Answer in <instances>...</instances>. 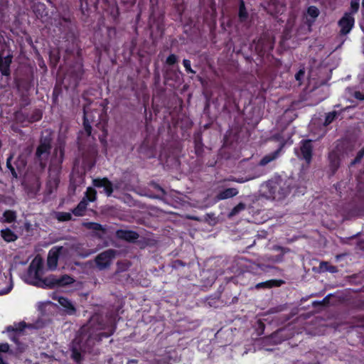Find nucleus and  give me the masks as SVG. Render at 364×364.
<instances>
[{"label": "nucleus", "instance_id": "nucleus-16", "mask_svg": "<svg viewBox=\"0 0 364 364\" xmlns=\"http://www.w3.org/2000/svg\"><path fill=\"white\" fill-rule=\"evenodd\" d=\"M63 250V247L62 246H55L49 250L47 258V265L50 269L55 270L56 269L59 257Z\"/></svg>", "mask_w": 364, "mask_h": 364}, {"label": "nucleus", "instance_id": "nucleus-59", "mask_svg": "<svg viewBox=\"0 0 364 364\" xmlns=\"http://www.w3.org/2000/svg\"><path fill=\"white\" fill-rule=\"evenodd\" d=\"M0 364H8L7 363H6V362L3 360V358L1 357V355H0Z\"/></svg>", "mask_w": 364, "mask_h": 364}, {"label": "nucleus", "instance_id": "nucleus-53", "mask_svg": "<svg viewBox=\"0 0 364 364\" xmlns=\"http://www.w3.org/2000/svg\"><path fill=\"white\" fill-rule=\"evenodd\" d=\"M282 331H283V330H282V329L277 331L276 332L272 333V337L274 338V337L277 336V335L280 334Z\"/></svg>", "mask_w": 364, "mask_h": 364}, {"label": "nucleus", "instance_id": "nucleus-47", "mask_svg": "<svg viewBox=\"0 0 364 364\" xmlns=\"http://www.w3.org/2000/svg\"><path fill=\"white\" fill-rule=\"evenodd\" d=\"M42 117V114L39 112H36L31 116V122L39 121Z\"/></svg>", "mask_w": 364, "mask_h": 364}, {"label": "nucleus", "instance_id": "nucleus-9", "mask_svg": "<svg viewBox=\"0 0 364 364\" xmlns=\"http://www.w3.org/2000/svg\"><path fill=\"white\" fill-rule=\"evenodd\" d=\"M60 165H50L48 169V176L46 183L45 194L50 196L57 191L60 183Z\"/></svg>", "mask_w": 364, "mask_h": 364}, {"label": "nucleus", "instance_id": "nucleus-62", "mask_svg": "<svg viewBox=\"0 0 364 364\" xmlns=\"http://www.w3.org/2000/svg\"><path fill=\"white\" fill-rule=\"evenodd\" d=\"M362 8L363 10H364V0L362 1Z\"/></svg>", "mask_w": 364, "mask_h": 364}, {"label": "nucleus", "instance_id": "nucleus-40", "mask_svg": "<svg viewBox=\"0 0 364 364\" xmlns=\"http://www.w3.org/2000/svg\"><path fill=\"white\" fill-rule=\"evenodd\" d=\"M364 157V146L358 151L354 159L351 161V165L359 164Z\"/></svg>", "mask_w": 364, "mask_h": 364}, {"label": "nucleus", "instance_id": "nucleus-35", "mask_svg": "<svg viewBox=\"0 0 364 364\" xmlns=\"http://www.w3.org/2000/svg\"><path fill=\"white\" fill-rule=\"evenodd\" d=\"M245 208H246V205L244 203H242V202L239 203L237 205H235L230 210V212L229 213V216L232 217V216L237 215L239 213L244 210L245 209Z\"/></svg>", "mask_w": 364, "mask_h": 364}, {"label": "nucleus", "instance_id": "nucleus-13", "mask_svg": "<svg viewBox=\"0 0 364 364\" xmlns=\"http://www.w3.org/2000/svg\"><path fill=\"white\" fill-rule=\"evenodd\" d=\"M338 25L340 27V35L346 36L348 34L354 27L355 18L351 16V14L346 12L338 21Z\"/></svg>", "mask_w": 364, "mask_h": 364}, {"label": "nucleus", "instance_id": "nucleus-15", "mask_svg": "<svg viewBox=\"0 0 364 364\" xmlns=\"http://www.w3.org/2000/svg\"><path fill=\"white\" fill-rule=\"evenodd\" d=\"M27 326L25 321H21L6 327V330L9 333L10 339L16 345L19 344V337L23 334V331Z\"/></svg>", "mask_w": 364, "mask_h": 364}, {"label": "nucleus", "instance_id": "nucleus-3", "mask_svg": "<svg viewBox=\"0 0 364 364\" xmlns=\"http://www.w3.org/2000/svg\"><path fill=\"white\" fill-rule=\"evenodd\" d=\"M115 331V327H112L108 331H100L95 334H90L83 341L84 336L82 337L80 341L77 343L79 348L83 353H92L93 350V346L97 343H100L105 338H109L111 336Z\"/></svg>", "mask_w": 364, "mask_h": 364}, {"label": "nucleus", "instance_id": "nucleus-7", "mask_svg": "<svg viewBox=\"0 0 364 364\" xmlns=\"http://www.w3.org/2000/svg\"><path fill=\"white\" fill-rule=\"evenodd\" d=\"M13 54L9 46L0 39V72L2 75L9 76L11 75L10 66L12 63Z\"/></svg>", "mask_w": 364, "mask_h": 364}, {"label": "nucleus", "instance_id": "nucleus-27", "mask_svg": "<svg viewBox=\"0 0 364 364\" xmlns=\"http://www.w3.org/2000/svg\"><path fill=\"white\" fill-rule=\"evenodd\" d=\"M249 18V14L245 7L244 0H239L238 20L240 23H245Z\"/></svg>", "mask_w": 364, "mask_h": 364}, {"label": "nucleus", "instance_id": "nucleus-46", "mask_svg": "<svg viewBox=\"0 0 364 364\" xmlns=\"http://www.w3.org/2000/svg\"><path fill=\"white\" fill-rule=\"evenodd\" d=\"M9 350V345L7 343H0V353H7Z\"/></svg>", "mask_w": 364, "mask_h": 364}, {"label": "nucleus", "instance_id": "nucleus-32", "mask_svg": "<svg viewBox=\"0 0 364 364\" xmlns=\"http://www.w3.org/2000/svg\"><path fill=\"white\" fill-rule=\"evenodd\" d=\"M87 202H94L97 199V191L94 188L88 187L85 193L84 198Z\"/></svg>", "mask_w": 364, "mask_h": 364}, {"label": "nucleus", "instance_id": "nucleus-61", "mask_svg": "<svg viewBox=\"0 0 364 364\" xmlns=\"http://www.w3.org/2000/svg\"><path fill=\"white\" fill-rule=\"evenodd\" d=\"M328 300V298L327 296L325 297L323 299V302L325 303L326 301Z\"/></svg>", "mask_w": 364, "mask_h": 364}, {"label": "nucleus", "instance_id": "nucleus-58", "mask_svg": "<svg viewBox=\"0 0 364 364\" xmlns=\"http://www.w3.org/2000/svg\"><path fill=\"white\" fill-rule=\"evenodd\" d=\"M235 280V278L233 277H231L228 278L227 283H228L229 282H234Z\"/></svg>", "mask_w": 364, "mask_h": 364}, {"label": "nucleus", "instance_id": "nucleus-60", "mask_svg": "<svg viewBox=\"0 0 364 364\" xmlns=\"http://www.w3.org/2000/svg\"><path fill=\"white\" fill-rule=\"evenodd\" d=\"M81 338H79V340H78V341H77V342L76 341H77V338H75V341L73 342V344H74L75 343H77L80 341V339H81Z\"/></svg>", "mask_w": 364, "mask_h": 364}, {"label": "nucleus", "instance_id": "nucleus-51", "mask_svg": "<svg viewBox=\"0 0 364 364\" xmlns=\"http://www.w3.org/2000/svg\"><path fill=\"white\" fill-rule=\"evenodd\" d=\"M11 289V287H9V288H7L6 289H4V290H2V291H0V294H7L9 293Z\"/></svg>", "mask_w": 364, "mask_h": 364}, {"label": "nucleus", "instance_id": "nucleus-37", "mask_svg": "<svg viewBox=\"0 0 364 364\" xmlns=\"http://www.w3.org/2000/svg\"><path fill=\"white\" fill-rule=\"evenodd\" d=\"M255 331L258 336L264 334L265 329V324L262 319H258L255 325Z\"/></svg>", "mask_w": 364, "mask_h": 364}, {"label": "nucleus", "instance_id": "nucleus-4", "mask_svg": "<svg viewBox=\"0 0 364 364\" xmlns=\"http://www.w3.org/2000/svg\"><path fill=\"white\" fill-rule=\"evenodd\" d=\"M265 187L268 190L269 197L274 200L284 198L290 193L291 190L290 183L288 181H269Z\"/></svg>", "mask_w": 364, "mask_h": 364}, {"label": "nucleus", "instance_id": "nucleus-41", "mask_svg": "<svg viewBox=\"0 0 364 364\" xmlns=\"http://www.w3.org/2000/svg\"><path fill=\"white\" fill-rule=\"evenodd\" d=\"M360 7L359 0H351L350 1V12L351 16L358 11Z\"/></svg>", "mask_w": 364, "mask_h": 364}, {"label": "nucleus", "instance_id": "nucleus-29", "mask_svg": "<svg viewBox=\"0 0 364 364\" xmlns=\"http://www.w3.org/2000/svg\"><path fill=\"white\" fill-rule=\"evenodd\" d=\"M347 109V108L342 109L341 111H332L329 112L326 114L325 120L323 122V125L325 127L328 126L331 124L337 117L338 115H340L341 113L345 112Z\"/></svg>", "mask_w": 364, "mask_h": 364}, {"label": "nucleus", "instance_id": "nucleus-6", "mask_svg": "<svg viewBox=\"0 0 364 364\" xmlns=\"http://www.w3.org/2000/svg\"><path fill=\"white\" fill-rule=\"evenodd\" d=\"M343 156V147L340 143H337L328 154V173L329 176L335 175L340 168Z\"/></svg>", "mask_w": 364, "mask_h": 364}, {"label": "nucleus", "instance_id": "nucleus-57", "mask_svg": "<svg viewBox=\"0 0 364 364\" xmlns=\"http://www.w3.org/2000/svg\"><path fill=\"white\" fill-rule=\"evenodd\" d=\"M62 19L65 23H70V18L63 17Z\"/></svg>", "mask_w": 364, "mask_h": 364}, {"label": "nucleus", "instance_id": "nucleus-23", "mask_svg": "<svg viewBox=\"0 0 364 364\" xmlns=\"http://www.w3.org/2000/svg\"><path fill=\"white\" fill-rule=\"evenodd\" d=\"M83 226L88 230L102 232V234L97 233V236L99 238H102L103 235H105L106 233V229L104 228L103 225H102L101 224H100L98 223H95V222L84 223Z\"/></svg>", "mask_w": 364, "mask_h": 364}, {"label": "nucleus", "instance_id": "nucleus-11", "mask_svg": "<svg viewBox=\"0 0 364 364\" xmlns=\"http://www.w3.org/2000/svg\"><path fill=\"white\" fill-rule=\"evenodd\" d=\"M313 140L302 139L299 142V153L296 151L299 159L304 160L307 164H310L312 161L314 154Z\"/></svg>", "mask_w": 364, "mask_h": 364}, {"label": "nucleus", "instance_id": "nucleus-56", "mask_svg": "<svg viewBox=\"0 0 364 364\" xmlns=\"http://www.w3.org/2000/svg\"><path fill=\"white\" fill-rule=\"evenodd\" d=\"M154 78H155V80L156 81H159V79H160V75H159V73L157 72L154 74Z\"/></svg>", "mask_w": 364, "mask_h": 364}, {"label": "nucleus", "instance_id": "nucleus-55", "mask_svg": "<svg viewBox=\"0 0 364 364\" xmlns=\"http://www.w3.org/2000/svg\"><path fill=\"white\" fill-rule=\"evenodd\" d=\"M138 363V360H136V359H131V360H129L127 363V364H132V363H135L136 364Z\"/></svg>", "mask_w": 364, "mask_h": 364}, {"label": "nucleus", "instance_id": "nucleus-42", "mask_svg": "<svg viewBox=\"0 0 364 364\" xmlns=\"http://www.w3.org/2000/svg\"><path fill=\"white\" fill-rule=\"evenodd\" d=\"M35 13L37 16H41L43 17L44 15L46 16L47 14L46 12V6L43 4H39L37 6V9L35 10Z\"/></svg>", "mask_w": 364, "mask_h": 364}, {"label": "nucleus", "instance_id": "nucleus-26", "mask_svg": "<svg viewBox=\"0 0 364 364\" xmlns=\"http://www.w3.org/2000/svg\"><path fill=\"white\" fill-rule=\"evenodd\" d=\"M87 202L83 198L80 203L77 205L75 208L71 210L72 213L77 217H82L85 215V211L87 208Z\"/></svg>", "mask_w": 364, "mask_h": 364}, {"label": "nucleus", "instance_id": "nucleus-49", "mask_svg": "<svg viewBox=\"0 0 364 364\" xmlns=\"http://www.w3.org/2000/svg\"><path fill=\"white\" fill-rule=\"evenodd\" d=\"M358 316L359 317L360 323L358 324L357 326H360V327H364V316L358 315Z\"/></svg>", "mask_w": 364, "mask_h": 364}, {"label": "nucleus", "instance_id": "nucleus-10", "mask_svg": "<svg viewBox=\"0 0 364 364\" xmlns=\"http://www.w3.org/2000/svg\"><path fill=\"white\" fill-rule=\"evenodd\" d=\"M251 46H254L256 53L262 57L274 49V40L269 34L264 33L257 41L255 40Z\"/></svg>", "mask_w": 364, "mask_h": 364}, {"label": "nucleus", "instance_id": "nucleus-14", "mask_svg": "<svg viewBox=\"0 0 364 364\" xmlns=\"http://www.w3.org/2000/svg\"><path fill=\"white\" fill-rule=\"evenodd\" d=\"M115 255L116 250L113 249H109L100 253L95 258L97 266L101 269L108 267Z\"/></svg>", "mask_w": 364, "mask_h": 364}, {"label": "nucleus", "instance_id": "nucleus-17", "mask_svg": "<svg viewBox=\"0 0 364 364\" xmlns=\"http://www.w3.org/2000/svg\"><path fill=\"white\" fill-rule=\"evenodd\" d=\"M117 239L129 243H136L139 237V234L134 230L119 229L115 232Z\"/></svg>", "mask_w": 364, "mask_h": 364}, {"label": "nucleus", "instance_id": "nucleus-36", "mask_svg": "<svg viewBox=\"0 0 364 364\" xmlns=\"http://www.w3.org/2000/svg\"><path fill=\"white\" fill-rule=\"evenodd\" d=\"M56 218L60 222H67L72 220V215L70 213L58 212L56 215Z\"/></svg>", "mask_w": 364, "mask_h": 364}, {"label": "nucleus", "instance_id": "nucleus-20", "mask_svg": "<svg viewBox=\"0 0 364 364\" xmlns=\"http://www.w3.org/2000/svg\"><path fill=\"white\" fill-rule=\"evenodd\" d=\"M284 144H281L277 149H276L273 152H271L264 156L260 159L259 162L258 163V165L260 166H264L269 163L276 160L280 156Z\"/></svg>", "mask_w": 364, "mask_h": 364}, {"label": "nucleus", "instance_id": "nucleus-50", "mask_svg": "<svg viewBox=\"0 0 364 364\" xmlns=\"http://www.w3.org/2000/svg\"><path fill=\"white\" fill-rule=\"evenodd\" d=\"M64 159V149H60V164L63 163Z\"/></svg>", "mask_w": 364, "mask_h": 364}, {"label": "nucleus", "instance_id": "nucleus-24", "mask_svg": "<svg viewBox=\"0 0 364 364\" xmlns=\"http://www.w3.org/2000/svg\"><path fill=\"white\" fill-rule=\"evenodd\" d=\"M58 303L62 306L65 311L70 315L74 314L76 311V309L72 302L64 296L58 297Z\"/></svg>", "mask_w": 364, "mask_h": 364}, {"label": "nucleus", "instance_id": "nucleus-54", "mask_svg": "<svg viewBox=\"0 0 364 364\" xmlns=\"http://www.w3.org/2000/svg\"><path fill=\"white\" fill-rule=\"evenodd\" d=\"M238 301V297L237 296H235L232 297V301L230 304H236Z\"/></svg>", "mask_w": 364, "mask_h": 364}, {"label": "nucleus", "instance_id": "nucleus-22", "mask_svg": "<svg viewBox=\"0 0 364 364\" xmlns=\"http://www.w3.org/2000/svg\"><path fill=\"white\" fill-rule=\"evenodd\" d=\"M238 194V191L235 188H228L220 191L216 196L217 200H222L232 198Z\"/></svg>", "mask_w": 364, "mask_h": 364}, {"label": "nucleus", "instance_id": "nucleus-52", "mask_svg": "<svg viewBox=\"0 0 364 364\" xmlns=\"http://www.w3.org/2000/svg\"><path fill=\"white\" fill-rule=\"evenodd\" d=\"M215 278L214 276H213L211 279H208V285L212 286L213 284L215 282Z\"/></svg>", "mask_w": 364, "mask_h": 364}, {"label": "nucleus", "instance_id": "nucleus-25", "mask_svg": "<svg viewBox=\"0 0 364 364\" xmlns=\"http://www.w3.org/2000/svg\"><path fill=\"white\" fill-rule=\"evenodd\" d=\"M284 283L282 279H270L266 282L258 283L255 285V288L259 289H270L272 287H280Z\"/></svg>", "mask_w": 364, "mask_h": 364}, {"label": "nucleus", "instance_id": "nucleus-5", "mask_svg": "<svg viewBox=\"0 0 364 364\" xmlns=\"http://www.w3.org/2000/svg\"><path fill=\"white\" fill-rule=\"evenodd\" d=\"M52 149V139L50 136L41 137L35 153V159L40 166L44 168L48 162Z\"/></svg>", "mask_w": 364, "mask_h": 364}, {"label": "nucleus", "instance_id": "nucleus-19", "mask_svg": "<svg viewBox=\"0 0 364 364\" xmlns=\"http://www.w3.org/2000/svg\"><path fill=\"white\" fill-rule=\"evenodd\" d=\"M92 185L96 188H103L107 196H111L114 191L113 184L107 177L94 178Z\"/></svg>", "mask_w": 364, "mask_h": 364}, {"label": "nucleus", "instance_id": "nucleus-63", "mask_svg": "<svg viewBox=\"0 0 364 364\" xmlns=\"http://www.w3.org/2000/svg\"><path fill=\"white\" fill-rule=\"evenodd\" d=\"M169 79H170L169 77H168L167 76H165V80H168Z\"/></svg>", "mask_w": 364, "mask_h": 364}, {"label": "nucleus", "instance_id": "nucleus-48", "mask_svg": "<svg viewBox=\"0 0 364 364\" xmlns=\"http://www.w3.org/2000/svg\"><path fill=\"white\" fill-rule=\"evenodd\" d=\"M179 266L183 267V266H185V263L182 260H180V259H176L173 262V267H178Z\"/></svg>", "mask_w": 364, "mask_h": 364}, {"label": "nucleus", "instance_id": "nucleus-1", "mask_svg": "<svg viewBox=\"0 0 364 364\" xmlns=\"http://www.w3.org/2000/svg\"><path fill=\"white\" fill-rule=\"evenodd\" d=\"M43 274V264L41 262L34 263L32 262L28 269L27 274L29 279H32L30 284L40 288L53 289L63 287L74 282V279L68 274L57 277L50 274L45 278L41 277Z\"/></svg>", "mask_w": 364, "mask_h": 364}, {"label": "nucleus", "instance_id": "nucleus-39", "mask_svg": "<svg viewBox=\"0 0 364 364\" xmlns=\"http://www.w3.org/2000/svg\"><path fill=\"white\" fill-rule=\"evenodd\" d=\"M183 65L185 68V70L187 73L193 74L196 73V71L192 69L191 60L188 59L183 60Z\"/></svg>", "mask_w": 364, "mask_h": 364}, {"label": "nucleus", "instance_id": "nucleus-38", "mask_svg": "<svg viewBox=\"0 0 364 364\" xmlns=\"http://www.w3.org/2000/svg\"><path fill=\"white\" fill-rule=\"evenodd\" d=\"M171 357L168 355L160 358H154L151 360L150 364H171Z\"/></svg>", "mask_w": 364, "mask_h": 364}, {"label": "nucleus", "instance_id": "nucleus-30", "mask_svg": "<svg viewBox=\"0 0 364 364\" xmlns=\"http://www.w3.org/2000/svg\"><path fill=\"white\" fill-rule=\"evenodd\" d=\"M1 236L7 242H14L18 236L9 228H5L1 230Z\"/></svg>", "mask_w": 364, "mask_h": 364}, {"label": "nucleus", "instance_id": "nucleus-8", "mask_svg": "<svg viewBox=\"0 0 364 364\" xmlns=\"http://www.w3.org/2000/svg\"><path fill=\"white\" fill-rule=\"evenodd\" d=\"M26 165V158L22 155L15 158L14 154H11L6 159V168L14 178H17L23 172Z\"/></svg>", "mask_w": 364, "mask_h": 364}, {"label": "nucleus", "instance_id": "nucleus-33", "mask_svg": "<svg viewBox=\"0 0 364 364\" xmlns=\"http://www.w3.org/2000/svg\"><path fill=\"white\" fill-rule=\"evenodd\" d=\"M3 217L5 223H10L16 220V214L13 210H7L3 213Z\"/></svg>", "mask_w": 364, "mask_h": 364}, {"label": "nucleus", "instance_id": "nucleus-2", "mask_svg": "<svg viewBox=\"0 0 364 364\" xmlns=\"http://www.w3.org/2000/svg\"><path fill=\"white\" fill-rule=\"evenodd\" d=\"M107 116L104 109L90 110L87 107H84L83 127L87 135H91L92 125L104 129L107 124Z\"/></svg>", "mask_w": 364, "mask_h": 364}, {"label": "nucleus", "instance_id": "nucleus-64", "mask_svg": "<svg viewBox=\"0 0 364 364\" xmlns=\"http://www.w3.org/2000/svg\"><path fill=\"white\" fill-rule=\"evenodd\" d=\"M340 107V105H334V107Z\"/></svg>", "mask_w": 364, "mask_h": 364}, {"label": "nucleus", "instance_id": "nucleus-34", "mask_svg": "<svg viewBox=\"0 0 364 364\" xmlns=\"http://www.w3.org/2000/svg\"><path fill=\"white\" fill-rule=\"evenodd\" d=\"M320 267L321 269L331 273H336L338 271L336 266L331 265L328 262H321L320 264Z\"/></svg>", "mask_w": 364, "mask_h": 364}, {"label": "nucleus", "instance_id": "nucleus-44", "mask_svg": "<svg viewBox=\"0 0 364 364\" xmlns=\"http://www.w3.org/2000/svg\"><path fill=\"white\" fill-rule=\"evenodd\" d=\"M305 75V68H302L299 70V71L295 74V79L299 82V84L301 85L304 80Z\"/></svg>", "mask_w": 364, "mask_h": 364}, {"label": "nucleus", "instance_id": "nucleus-21", "mask_svg": "<svg viewBox=\"0 0 364 364\" xmlns=\"http://www.w3.org/2000/svg\"><path fill=\"white\" fill-rule=\"evenodd\" d=\"M195 154L197 156H202L204 152V144L202 135L200 133L194 134L193 136Z\"/></svg>", "mask_w": 364, "mask_h": 364}, {"label": "nucleus", "instance_id": "nucleus-31", "mask_svg": "<svg viewBox=\"0 0 364 364\" xmlns=\"http://www.w3.org/2000/svg\"><path fill=\"white\" fill-rule=\"evenodd\" d=\"M320 11L315 6H310L307 9V14L312 18V20L308 19L309 25L311 26L315 21V19L318 16Z\"/></svg>", "mask_w": 364, "mask_h": 364}, {"label": "nucleus", "instance_id": "nucleus-12", "mask_svg": "<svg viewBox=\"0 0 364 364\" xmlns=\"http://www.w3.org/2000/svg\"><path fill=\"white\" fill-rule=\"evenodd\" d=\"M141 157L144 159H152L156 155V144L149 139L145 138L137 150Z\"/></svg>", "mask_w": 364, "mask_h": 364}, {"label": "nucleus", "instance_id": "nucleus-28", "mask_svg": "<svg viewBox=\"0 0 364 364\" xmlns=\"http://www.w3.org/2000/svg\"><path fill=\"white\" fill-rule=\"evenodd\" d=\"M82 353L83 352L80 350L77 343H75L73 344L71 348V358L75 362L79 363L82 360L83 358Z\"/></svg>", "mask_w": 364, "mask_h": 364}, {"label": "nucleus", "instance_id": "nucleus-43", "mask_svg": "<svg viewBox=\"0 0 364 364\" xmlns=\"http://www.w3.org/2000/svg\"><path fill=\"white\" fill-rule=\"evenodd\" d=\"M178 62V56L176 54H170L166 60V64L168 65H173Z\"/></svg>", "mask_w": 364, "mask_h": 364}, {"label": "nucleus", "instance_id": "nucleus-18", "mask_svg": "<svg viewBox=\"0 0 364 364\" xmlns=\"http://www.w3.org/2000/svg\"><path fill=\"white\" fill-rule=\"evenodd\" d=\"M84 75L83 65L82 63H75L70 70V76L73 81V87H77Z\"/></svg>", "mask_w": 364, "mask_h": 364}, {"label": "nucleus", "instance_id": "nucleus-45", "mask_svg": "<svg viewBox=\"0 0 364 364\" xmlns=\"http://www.w3.org/2000/svg\"><path fill=\"white\" fill-rule=\"evenodd\" d=\"M353 96L358 100H360V101H363L364 100V93H363L362 92L360 91H355L353 94Z\"/></svg>", "mask_w": 364, "mask_h": 364}]
</instances>
